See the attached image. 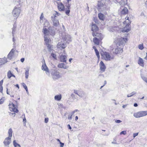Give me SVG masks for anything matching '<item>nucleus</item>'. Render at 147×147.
Listing matches in <instances>:
<instances>
[{
  "instance_id": "nucleus-30",
  "label": "nucleus",
  "mask_w": 147,
  "mask_h": 147,
  "mask_svg": "<svg viewBox=\"0 0 147 147\" xmlns=\"http://www.w3.org/2000/svg\"><path fill=\"white\" fill-rule=\"evenodd\" d=\"M128 12V9L126 7H124L121 11V14H126Z\"/></svg>"
},
{
  "instance_id": "nucleus-26",
  "label": "nucleus",
  "mask_w": 147,
  "mask_h": 147,
  "mask_svg": "<svg viewBox=\"0 0 147 147\" xmlns=\"http://www.w3.org/2000/svg\"><path fill=\"white\" fill-rule=\"evenodd\" d=\"M7 60L6 58L4 57L3 58H0V64L2 65L7 62Z\"/></svg>"
},
{
  "instance_id": "nucleus-12",
  "label": "nucleus",
  "mask_w": 147,
  "mask_h": 147,
  "mask_svg": "<svg viewBox=\"0 0 147 147\" xmlns=\"http://www.w3.org/2000/svg\"><path fill=\"white\" fill-rule=\"evenodd\" d=\"M63 39L65 41V42L69 43L71 40V37L70 36L67 34H66L65 36L63 37Z\"/></svg>"
},
{
  "instance_id": "nucleus-44",
  "label": "nucleus",
  "mask_w": 147,
  "mask_h": 147,
  "mask_svg": "<svg viewBox=\"0 0 147 147\" xmlns=\"http://www.w3.org/2000/svg\"><path fill=\"white\" fill-rule=\"evenodd\" d=\"M22 85L24 89L26 88H27V86L24 83H22Z\"/></svg>"
},
{
  "instance_id": "nucleus-61",
  "label": "nucleus",
  "mask_w": 147,
  "mask_h": 147,
  "mask_svg": "<svg viewBox=\"0 0 147 147\" xmlns=\"http://www.w3.org/2000/svg\"><path fill=\"white\" fill-rule=\"evenodd\" d=\"M138 106V104L136 103H135L134 104V106L135 107H137Z\"/></svg>"
},
{
  "instance_id": "nucleus-60",
  "label": "nucleus",
  "mask_w": 147,
  "mask_h": 147,
  "mask_svg": "<svg viewBox=\"0 0 147 147\" xmlns=\"http://www.w3.org/2000/svg\"><path fill=\"white\" fill-rule=\"evenodd\" d=\"M140 16H144V13L143 12H142L141 13Z\"/></svg>"
},
{
  "instance_id": "nucleus-48",
  "label": "nucleus",
  "mask_w": 147,
  "mask_h": 147,
  "mask_svg": "<svg viewBox=\"0 0 147 147\" xmlns=\"http://www.w3.org/2000/svg\"><path fill=\"white\" fill-rule=\"evenodd\" d=\"M3 90V88L2 86H0V92L2 93Z\"/></svg>"
},
{
  "instance_id": "nucleus-58",
  "label": "nucleus",
  "mask_w": 147,
  "mask_h": 147,
  "mask_svg": "<svg viewBox=\"0 0 147 147\" xmlns=\"http://www.w3.org/2000/svg\"><path fill=\"white\" fill-rule=\"evenodd\" d=\"M67 127L69 129H71V128L69 124L67 125Z\"/></svg>"
},
{
  "instance_id": "nucleus-20",
  "label": "nucleus",
  "mask_w": 147,
  "mask_h": 147,
  "mask_svg": "<svg viewBox=\"0 0 147 147\" xmlns=\"http://www.w3.org/2000/svg\"><path fill=\"white\" fill-rule=\"evenodd\" d=\"M92 31L93 32H95L98 30V28L96 24H92Z\"/></svg>"
},
{
  "instance_id": "nucleus-35",
  "label": "nucleus",
  "mask_w": 147,
  "mask_h": 147,
  "mask_svg": "<svg viewBox=\"0 0 147 147\" xmlns=\"http://www.w3.org/2000/svg\"><path fill=\"white\" fill-rule=\"evenodd\" d=\"M136 93L135 92H133L130 94H129L127 95V97H129L133 96L134 95L136 94Z\"/></svg>"
},
{
  "instance_id": "nucleus-31",
  "label": "nucleus",
  "mask_w": 147,
  "mask_h": 147,
  "mask_svg": "<svg viewBox=\"0 0 147 147\" xmlns=\"http://www.w3.org/2000/svg\"><path fill=\"white\" fill-rule=\"evenodd\" d=\"M93 48L94 49L96 53V55L97 57L98 58H100L99 53L98 51L96 49V47H93Z\"/></svg>"
},
{
  "instance_id": "nucleus-18",
  "label": "nucleus",
  "mask_w": 147,
  "mask_h": 147,
  "mask_svg": "<svg viewBox=\"0 0 147 147\" xmlns=\"http://www.w3.org/2000/svg\"><path fill=\"white\" fill-rule=\"evenodd\" d=\"M100 70L102 71H104L106 69V66L102 61L100 62Z\"/></svg>"
},
{
  "instance_id": "nucleus-21",
  "label": "nucleus",
  "mask_w": 147,
  "mask_h": 147,
  "mask_svg": "<svg viewBox=\"0 0 147 147\" xmlns=\"http://www.w3.org/2000/svg\"><path fill=\"white\" fill-rule=\"evenodd\" d=\"M67 57L65 55H61L60 57V60L61 61L66 63V62Z\"/></svg>"
},
{
  "instance_id": "nucleus-51",
  "label": "nucleus",
  "mask_w": 147,
  "mask_h": 147,
  "mask_svg": "<svg viewBox=\"0 0 147 147\" xmlns=\"http://www.w3.org/2000/svg\"><path fill=\"white\" fill-rule=\"evenodd\" d=\"M115 122L116 123H119L121 122V121L119 120H116Z\"/></svg>"
},
{
  "instance_id": "nucleus-47",
  "label": "nucleus",
  "mask_w": 147,
  "mask_h": 147,
  "mask_svg": "<svg viewBox=\"0 0 147 147\" xmlns=\"http://www.w3.org/2000/svg\"><path fill=\"white\" fill-rule=\"evenodd\" d=\"M24 115V117L23 118V121L25 123H26V118H25V115Z\"/></svg>"
},
{
  "instance_id": "nucleus-7",
  "label": "nucleus",
  "mask_w": 147,
  "mask_h": 147,
  "mask_svg": "<svg viewBox=\"0 0 147 147\" xmlns=\"http://www.w3.org/2000/svg\"><path fill=\"white\" fill-rule=\"evenodd\" d=\"M53 27L51 26L49 27L48 29L44 28L43 29L42 32L44 34V36H47L50 34H52V35L53 34V32H54L53 31Z\"/></svg>"
},
{
  "instance_id": "nucleus-52",
  "label": "nucleus",
  "mask_w": 147,
  "mask_h": 147,
  "mask_svg": "<svg viewBox=\"0 0 147 147\" xmlns=\"http://www.w3.org/2000/svg\"><path fill=\"white\" fill-rule=\"evenodd\" d=\"M66 45L65 44V42L64 43H62V44L61 43L58 46H63L64 45Z\"/></svg>"
},
{
  "instance_id": "nucleus-23",
  "label": "nucleus",
  "mask_w": 147,
  "mask_h": 147,
  "mask_svg": "<svg viewBox=\"0 0 147 147\" xmlns=\"http://www.w3.org/2000/svg\"><path fill=\"white\" fill-rule=\"evenodd\" d=\"M93 41L95 44L96 45H99L100 40L99 39H98L97 38H94Z\"/></svg>"
},
{
  "instance_id": "nucleus-29",
  "label": "nucleus",
  "mask_w": 147,
  "mask_h": 147,
  "mask_svg": "<svg viewBox=\"0 0 147 147\" xmlns=\"http://www.w3.org/2000/svg\"><path fill=\"white\" fill-rule=\"evenodd\" d=\"M52 58H53L55 60H57V59L56 55L53 53H52L49 57V58L51 59H52Z\"/></svg>"
},
{
  "instance_id": "nucleus-36",
  "label": "nucleus",
  "mask_w": 147,
  "mask_h": 147,
  "mask_svg": "<svg viewBox=\"0 0 147 147\" xmlns=\"http://www.w3.org/2000/svg\"><path fill=\"white\" fill-rule=\"evenodd\" d=\"M49 25V22L47 20H46L44 23V27H48Z\"/></svg>"
},
{
  "instance_id": "nucleus-27",
  "label": "nucleus",
  "mask_w": 147,
  "mask_h": 147,
  "mask_svg": "<svg viewBox=\"0 0 147 147\" xmlns=\"http://www.w3.org/2000/svg\"><path fill=\"white\" fill-rule=\"evenodd\" d=\"M98 16L99 19L102 20H104L105 18V15L101 13L98 14Z\"/></svg>"
},
{
  "instance_id": "nucleus-42",
  "label": "nucleus",
  "mask_w": 147,
  "mask_h": 147,
  "mask_svg": "<svg viewBox=\"0 0 147 147\" xmlns=\"http://www.w3.org/2000/svg\"><path fill=\"white\" fill-rule=\"evenodd\" d=\"M71 98H72L73 99H76V98L75 97V95H74V94H71Z\"/></svg>"
},
{
  "instance_id": "nucleus-4",
  "label": "nucleus",
  "mask_w": 147,
  "mask_h": 147,
  "mask_svg": "<svg viewBox=\"0 0 147 147\" xmlns=\"http://www.w3.org/2000/svg\"><path fill=\"white\" fill-rule=\"evenodd\" d=\"M51 74L52 78L54 80L57 79L61 77L59 72L55 69L51 70Z\"/></svg>"
},
{
  "instance_id": "nucleus-13",
  "label": "nucleus",
  "mask_w": 147,
  "mask_h": 147,
  "mask_svg": "<svg viewBox=\"0 0 147 147\" xmlns=\"http://www.w3.org/2000/svg\"><path fill=\"white\" fill-rule=\"evenodd\" d=\"M127 1V0H115V2L116 3H118L120 5L123 6L126 4Z\"/></svg>"
},
{
  "instance_id": "nucleus-2",
  "label": "nucleus",
  "mask_w": 147,
  "mask_h": 147,
  "mask_svg": "<svg viewBox=\"0 0 147 147\" xmlns=\"http://www.w3.org/2000/svg\"><path fill=\"white\" fill-rule=\"evenodd\" d=\"M127 41V37L125 38L122 37L116 38L114 42L115 44V45L121 46V45H125V43Z\"/></svg>"
},
{
  "instance_id": "nucleus-9",
  "label": "nucleus",
  "mask_w": 147,
  "mask_h": 147,
  "mask_svg": "<svg viewBox=\"0 0 147 147\" xmlns=\"http://www.w3.org/2000/svg\"><path fill=\"white\" fill-rule=\"evenodd\" d=\"M56 14L54 17H52V20L53 22V25L55 26H57L59 24V22L57 18V16H59L60 14L57 12H55Z\"/></svg>"
},
{
  "instance_id": "nucleus-38",
  "label": "nucleus",
  "mask_w": 147,
  "mask_h": 147,
  "mask_svg": "<svg viewBox=\"0 0 147 147\" xmlns=\"http://www.w3.org/2000/svg\"><path fill=\"white\" fill-rule=\"evenodd\" d=\"M48 48L47 49L49 51H50L51 52H52V51L53 50V48H52V47H47Z\"/></svg>"
},
{
  "instance_id": "nucleus-34",
  "label": "nucleus",
  "mask_w": 147,
  "mask_h": 147,
  "mask_svg": "<svg viewBox=\"0 0 147 147\" xmlns=\"http://www.w3.org/2000/svg\"><path fill=\"white\" fill-rule=\"evenodd\" d=\"M29 69H27L26 70L25 73V78L26 79H28L29 76Z\"/></svg>"
},
{
  "instance_id": "nucleus-8",
  "label": "nucleus",
  "mask_w": 147,
  "mask_h": 147,
  "mask_svg": "<svg viewBox=\"0 0 147 147\" xmlns=\"http://www.w3.org/2000/svg\"><path fill=\"white\" fill-rule=\"evenodd\" d=\"M21 11V9L20 7H15L12 12L13 16L16 18L19 16Z\"/></svg>"
},
{
  "instance_id": "nucleus-62",
  "label": "nucleus",
  "mask_w": 147,
  "mask_h": 147,
  "mask_svg": "<svg viewBox=\"0 0 147 147\" xmlns=\"http://www.w3.org/2000/svg\"><path fill=\"white\" fill-rule=\"evenodd\" d=\"M72 115H71L70 116H69L68 117V119H71Z\"/></svg>"
},
{
  "instance_id": "nucleus-25",
  "label": "nucleus",
  "mask_w": 147,
  "mask_h": 147,
  "mask_svg": "<svg viewBox=\"0 0 147 147\" xmlns=\"http://www.w3.org/2000/svg\"><path fill=\"white\" fill-rule=\"evenodd\" d=\"M7 76L8 78H10L11 77H15V76L13 74L11 71L9 70L7 73Z\"/></svg>"
},
{
  "instance_id": "nucleus-11",
  "label": "nucleus",
  "mask_w": 147,
  "mask_h": 147,
  "mask_svg": "<svg viewBox=\"0 0 147 147\" xmlns=\"http://www.w3.org/2000/svg\"><path fill=\"white\" fill-rule=\"evenodd\" d=\"M11 142V138L8 137L6 138L3 142L4 146L7 147H9V145Z\"/></svg>"
},
{
  "instance_id": "nucleus-37",
  "label": "nucleus",
  "mask_w": 147,
  "mask_h": 147,
  "mask_svg": "<svg viewBox=\"0 0 147 147\" xmlns=\"http://www.w3.org/2000/svg\"><path fill=\"white\" fill-rule=\"evenodd\" d=\"M74 93L78 95L80 97H82V96L81 95H80L78 93V91L77 90H74Z\"/></svg>"
},
{
  "instance_id": "nucleus-41",
  "label": "nucleus",
  "mask_w": 147,
  "mask_h": 147,
  "mask_svg": "<svg viewBox=\"0 0 147 147\" xmlns=\"http://www.w3.org/2000/svg\"><path fill=\"white\" fill-rule=\"evenodd\" d=\"M103 4L102 3H101L100 2L98 3V6L99 7H102L103 6Z\"/></svg>"
},
{
  "instance_id": "nucleus-5",
  "label": "nucleus",
  "mask_w": 147,
  "mask_h": 147,
  "mask_svg": "<svg viewBox=\"0 0 147 147\" xmlns=\"http://www.w3.org/2000/svg\"><path fill=\"white\" fill-rule=\"evenodd\" d=\"M9 106L10 110L14 112L13 113H10V115L13 117H15L16 115V113L15 112L17 113L18 111V109L16 107L15 105L13 103H11V104H9Z\"/></svg>"
},
{
  "instance_id": "nucleus-43",
  "label": "nucleus",
  "mask_w": 147,
  "mask_h": 147,
  "mask_svg": "<svg viewBox=\"0 0 147 147\" xmlns=\"http://www.w3.org/2000/svg\"><path fill=\"white\" fill-rule=\"evenodd\" d=\"M138 134V133H135L133 134L134 138H135L136 136H137Z\"/></svg>"
},
{
  "instance_id": "nucleus-3",
  "label": "nucleus",
  "mask_w": 147,
  "mask_h": 147,
  "mask_svg": "<svg viewBox=\"0 0 147 147\" xmlns=\"http://www.w3.org/2000/svg\"><path fill=\"white\" fill-rule=\"evenodd\" d=\"M103 58L106 61H110L114 59L115 56L114 55L111 54H110L108 52H105L102 55Z\"/></svg>"
},
{
  "instance_id": "nucleus-49",
  "label": "nucleus",
  "mask_w": 147,
  "mask_h": 147,
  "mask_svg": "<svg viewBox=\"0 0 147 147\" xmlns=\"http://www.w3.org/2000/svg\"><path fill=\"white\" fill-rule=\"evenodd\" d=\"M49 119L48 118H45V123H47L48 122Z\"/></svg>"
},
{
  "instance_id": "nucleus-6",
  "label": "nucleus",
  "mask_w": 147,
  "mask_h": 147,
  "mask_svg": "<svg viewBox=\"0 0 147 147\" xmlns=\"http://www.w3.org/2000/svg\"><path fill=\"white\" fill-rule=\"evenodd\" d=\"M147 115V111H141L134 113V116L136 118H140Z\"/></svg>"
},
{
  "instance_id": "nucleus-32",
  "label": "nucleus",
  "mask_w": 147,
  "mask_h": 147,
  "mask_svg": "<svg viewBox=\"0 0 147 147\" xmlns=\"http://www.w3.org/2000/svg\"><path fill=\"white\" fill-rule=\"evenodd\" d=\"M12 130L11 128H10L8 130V134L9 136L8 137L11 138L12 136Z\"/></svg>"
},
{
  "instance_id": "nucleus-14",
  "label": "nucleus",
  "mask_w": 147,
  "mask_h": 147,
  "mask_svg": "<svg viewBox=\"0 0 147 147\" xmlns=\"http://www.w3.org/2000/svg\"><path fill=\"white\" fill-rule=\"evenodd\" d=\"M16 49L14 48L12 49L7 55V58L9 60H11L13 57L14 53Z\"/></svg>"
},
{
  "instance_id": "nucleus-40",
  "label": "nucleus",
  "mask_w": 147,
  "mask_h": 147,
  "mask_svg": "<svg viewBox=\"0 0 147 147\" xmlns=\"http://www.w3.org/2000/svg\"><path fill=\"white\" fill-rule=\"evenodd\" d=\"M44 18V16L43 15V13H42L40 18V21L41 20H42Z\"/></svg>"
},
{
  "instance_id": "nucleus-56",
  "label": "nucleus",
  "mask_w": 147,
  "mask_h": 147,
  "mask_svg": "<svg viewBox=\"0 0 147 147\" xmlns=\"http://www.w3.org/2000/svg\"><path fill=\"white\" fill-rule=\"evenodd\" d=\"M139 49L140 50H142L144 49V47H138Z\"/></svg>"
},
{
  "instance_id": "nucleus-57",
  "label": "nucleus",
  "mask_w": 147,
  "mask_h": 147,
  "mask_svg": "<svg viewBox=\"0 0 147 147\" xmlns=\"http://www.w3.org/2000/svg\"><path fill=\"white\" fill-rule=\"evenodd\" d=\"M20 61L21 62H23L24 61V58H22L21 59Z\"/></svg>"
},
{
  "instance_id": "nucleus-1",
  "label": "nucleus",
  "mask_w": 147,
  "mask_h": 147,
  "mask_svg": "<svg viewBox=\"0 0 147 147\" xmlns=\"http://www.w3.org/2000/svg\"><path fill=\"white\" fill-rule=\"evenodd\" d=\"M125 19L126 20L123 23V26L121 30L123 32H128L131 30V26H130L131 22L129 19V17H126Z\"/></svg>"
},
{
  "instance_id": "nucleus-55",
  "label": "nucleus",
  "mask_w": 147,
  "mask_h": 147,
  "mask_svg": "<svg viewBox=\"0 0 147 147\" xmlns=\"http://www.w3.org/2000/svg\"><path fill=\"white\" fill-rule=\"evenodd\" d=\"M4 101L2 99H0V104H1Z\"/></svg>"
},
{
  "instance_id": "nucleus-16",
  "label": "nucleus",
  "mask_w": 147,
  "mask_h": 147,
  "mask_svg": "<svg viewBox=\"0 0 147 147\" xmlns=\"http://www.w3.org/2000/svg\"><path fill=\"white\" fill-rule=\"evenodd\" d=\"M44 41L45 43L47 46H49L51 43V40L49 38H48L47 36H44Z\"/></svg>"
},
{
  "instance_id": "nucleus-33",
  "label": "nucleus",
  "mask_w": 147,
  "mask_h": 147,
  "mask_svg": "<svg viewBox=\"0 0 147 147\" xmlns=\"http://www.w3.org/2000/svg\"><path fill=\"white\" fill-rule=\"evenodd\" d=\"M13 144L15 147H21L20 145L17 143L15 140L13 141Z\"/></svg>"
},
{
  "instance_id": "nucleus-39",
  "label": "nucleus",
  "mask_w": 147,
  "mask_h": 147,
  "mask_svg": "<svg viewBox=\"0 0 147 147\" xmlns=\"http://www.w3.org/2000/svg\"><path fill=\"white\" fill-rule=\"evenodd\" d=\"M142 78L147 83V78L144 76H142Z\"/></svg>"
},
{
  "instance_id": "nucleus-54",
  "label": "nucleus",
  "mask_w": 147,
  "mask_h": 147,
  "mask_svg": "<svg viewBox=\"0 0 147 147\" xmlns=\"http://www.w3.org/2000/svg\"><path fill=\"white\" fill-rule=\"evenodd\" d=\"M3 82V80H1V81H0V86H2Z\"/></svg>"
},
{
  "instance_id": "nucleus-63",
  "label": "nucleus",
  "mask_w": 147,
  "mask_h": 147,
  "mask_svg": "<svg viewBox=\"0 0 147 147\" xmlns=\"http://www.w3.org/2000/svg\"><path fill=\"white\" fill-rule=\"evenodd\" d=\"M75 113V111H73V112H72V113H71V115L72 116L73 115L74 113Z\"/></svg>"
},
{
  "instance_id": "nucleus-19",
  "label": "nucleus",
  "mask_w": 147,
  "mask_h": 147,
  "mask_svg": "<svg viewBox=\"0 0 147 147\" xmlns=\"http://www.w3.org/2000/svg\"><path fill=\"white\" fill-rule=\"evenodd\" d=\"M58 67L59 68H63L64 69H67L69 67L68 66L66 65L63 63H59L58 65Z\"/></svg>"
},
{
  "instance_id": "nucleus-53",
  "label": "nucleus",
  "mask_w": 147,
  "mask_h": 147,
  "mask_svg": "<svg viewBox=\"0 0 147 147\" xmlns=\"http://www.w3.org/2000/svg\"><path fill=\"white\" fill-rule=\"evenodd\" d=\"M65 48V47H59L58 48V49H64Z\"/></svg>"
},
{
  "instance_id": "nucleus-45",
  "label": "nucleus",
  "mask_w": 147,
  "mask_h": 147,
  "mask_svg": "<svg viewBox=\"0 0 147 147\" xmlns=\"http://www.w3.org/2000/svg\"><path fill=\"white\" fill-rule=\"evenodd\" d=\"M59 143L60 144V147H63V146H64V143H62L61 142H60Z\"/></svg>"
},
{
  "instance_id": "nucleus-50",
  "label": "nucleus",
  "mask_w": 147,
  "mask_h": 147,
  "mask_svg": "<svg viewBox=\"0 0 147 147\" xmlns=\"http://www.w3.org/2000/svg\"><path fill=\"white\" fill-rule=\"evenodd\" d=\"M70 11L69 10H67L66 11L65 13L66 14L68 15V14L69 13Z\"/></svg>"
},
{
  "instance_id": "nucleus-28",
  "label": "nucleus",
  "mask_w": 147,
  "mask_h": 147,
  "mask_svg": "<svg viewBox=\"0 0 147 147\" xmlns=\"http://www.w3.org/2000/svg\"><path fill=\"white\" fill-rule=\"evenodd\" d=\"M61 95L60 94L58 95L55 96L54 97V98L55 100L57 101H60L61 99Z\"/></svg>"
},
{
  "instance_id": "nucleus-64",
  "label": "nucleus",
  "mask_w": 147,
  "mask_h": 147,
  "mask_svg": "<svg viewBox=\"0 0 147 147\" xmlns=\"http://www.w3.org/2000/svg\"><path fill=\"white\" fill-rule=\"evenodd\" d=\"M15 31L13 29V30H12V35L13 36V35H14V32H15Z\"/></svg>"
},
{
  "instance_id": "nucleus-24",
  "label": "nucleus",
  "mask_w": 147,
  "mask_h": 147,
  "mask_svg": "<svg viewBox=\"0 0 147 147\" xmlns=\"http://www.w3.org/2000/svg\"><path fill=\"white\" fill-rule=\"evenodd\" d=\"M58 8L60 11L63 10L64 9L63 5L61 3H58Z\"/></svg>"
},
{
  "instance_id": "nucleus-22",
  "label": "nucleus",
  "mask_w": 147,
  "mask_h": 147,
  "mask_svg": "<svg viewBox=\"0 0 147 147\" xmlns=\"http://www.w3.org/2000/svg\"><path fill=\"white\" fill-rule=\"evenodd\" d=\"M144 61L142 59L139 57L138 61V63L140 65L143 67L144 66Z\"/></svg>"
},
{
  "instance_id": "nucleus-59",
  "label": "nucleus",
  "mask_w": 147,
  "mask_h": 147,
  "mask_svg": "<svg viewBox=\"0 0 147 147\" xmlns=\"http://www.w3.org/2000/svg\"><path fill=\"white\" fill-rule=\"evenodd\" d=\"M25 89V90H26V92H27V94H29V92H28V88H26Z\"/></svg>"
},
{
  "instance_id": "nucleus-15",
  "label": "nucleus",
  "mask_w": 147,
  "mask_h": 147,
  "mask_svg": "<svg viewBox=\"0 0 147 147\" xmlns=\"http://www.w3.org/2000/svg\"><path fill=\"white\" fill-rule=\"evenodd\" d=\"M42 69L44 71H45L46 74L49 75L50 73L49 71V69L47 66H46V64L45 63L42 66Z\"/></svg>"
},
{
  "instance_id": "nucleus-10",
  "label": "nucleus",
  "mask_w": 147,
  "mask_h": 147,
  "mask_svg": "<svg viewBox=\"0 0 147 147\" xmlns=\"http://www.w3.org/2000/svg\"><path fill=\"white\" fill-rule=\"evenodd\" d=\"M123 48L118 47H114L112 49V52L115 54H118L121 53L123 51Z\"/></svg>"
},
{
  "instance_id": "nucleus-17",
  "label": "nucleus",
  "mask_w": 147,
  "mask_h": 147,
  "mask_svg": "<svg viewBox=\"0 0 147 147\" xmlns=\"http://www.w3.org/2000/svg\"><path fill=\"white\" fill-rule=\"evenodd\" d=\"M92 35L93 36H96V37L98 38V39H100L101 40H102L103 38V36L101 33H96V32H93Z\"/></svg>"
},
{
  "instance_id": "nucleus-46",
  "label": "nucleus",
  "mask_w": 147,
  "mask_h": 147,
  "mask_svg": "<svg viewBox=\"0 0 147 147\" xmlns=\"http://www.w3.org/2000/svg\"><path fill=\"white\" fill-rule=\"evenodd\" d=\"M126 134V131H122L120 133V134H123L125 135Z\"/></svg>"
}]
</instances>
